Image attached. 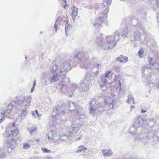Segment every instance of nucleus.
I'll return each instance as SVG.
<instances>
[{
    "mask_svg": "<svg viewBox=\"0 0 159 159\" xmlns=\"http://www.w3.org/2000/svg\"><path fill=\"white\" fill-rule=\"evenodd\" d=\"M111 3V0H105L103 3L105 7L106 6L105 10L103 13H101L98 15V19L96 20V22L93 24L94 26L97 28L99 29L102 27V25L103 21L105 20L107 16V13L108 11L109 8L108 7L110 5Z\"/></svg>",
    "mask_w": 159,
    "mask_h": 159,
    "instance_id": "obj_3",
    "label": "nucleus"
},
{
    "mask_svg": "<svg viewBox=\"0 0 159 159\" xmlns=\"http://www.w3.org/2000/svg\"><path fill=\"white\" fill-rule=\"evenodd\" d=\"M19 132V130L17 129H15L11 131L9 135H7V137H9V136H16Z\"/></svg>",
    "mask_w": 159,
    "mask_h": 159,
    "instance_id": "obj_33",
    "label": "nucleus"
},
{
    "mask_svg": "<svg viewBox=\"0 0 159 159\" xmlns=\"http://www.w3.org/2000/svg\"><path fill=\"white\" fill-rule=\"evenodd\" d=\"M111 73V71H107L106 73L105 74V77L107 78L109 75Z\"/></svg>",
    "mask_w": 159,
    "mask_h": 159,
    "instance_id": "obj_49",
    "label": "nucleus"
},
{
    "mask_svg": "<svg viewBox=\"0 0 159 159\" xmlns=\"http://www.w3.org/2000/svg\"><path fill=\"white\" fill-rule=\"evenodd\" d=\"M59 70V67L58 65L56 64H53L52 66L51 69V71L52 74L58 73L57 71Z\"/></svg>",
    "mask_w": 159,
    "mask_h": 159,
    "instance_id": "obj_29",
    "label": "nucleus"
},
{
    "mask_svg": "<svg viewBox=\"0 0 159 159\" xmlns=\"http://www.w3.org/2000/svg\"><path fill=\"white\" fill-rule=\"evenodd\" d=\"M157 19L159 22V12L157 14Z\"/></svg>",
    "mask_w": 159,
    "mask_h": 159,
    "instance_id": "obj_56",
    "label": "nucleus"
},
{
    "mask_svg": "<svg viewBox=\"0 0 159 159\" xmlns=\"http://www.w3.org/2000/svg\"><path fill=\"white\" fill-rule=\"evenodd\" d=\"M121 67L120 66H113L112 69L117 72H120Z\"/></svg>",
    "mask_w": 159,
    "mask_h": 159,
    "instance_id": "obj_36",
    "label": "nucleus"
},
{
    "mask_svg": "<svg viewBox=\"0 0 159 159\" xmlns=\"http://www.w3.org/2000/svg\"><path fill=\"white\" fill-rule=\"evenodd\" d=\"M68 109L70 112L72 111L75 112L77 115H80L81 114L80 112L82 110L80 107L75 105L73 102H69Z\"/></svg>",
    "mask_w": 159,
    "mask_h": 159,
    "instance_id": "obj_13",
    "label": "nucleus"
},
{
    "mask_svg": "<svg viewBox=\"0 0 159 159\" xmlns=\"http://www.w3.org/2000/svg\"><path fill=\"white\" fill-rule=\"evenodd\" d=\"M138 119L139 121L141 120L143 122H146L147 120L146 119L143 117H142L139 116Z\"/></svg>",
    "mask_w": 159,
    "mask_h": 159,
    "instance_id": "obj_45",
    "label": "nucleus"
},
{
    "mask_svg": "<svg viewBox=\"0 0 159 159\" xmlns=\"http://www.w3.org/2000/svg\"><path fill=\"white\" fill-rule=\"evenodd\" d=\"M146 111H147L146 110H144L143 109H142L141 112L142 113H145Z\"/></svg>",
    "mask_w": 159,
    "mask_h": 159,
    "instance_id": "obj_59",
    "label": "nucleus"
},
{
    "mask_svg": "<svg viewBox=\"0 0 159 159\" xmlns=\"http://www.w3.org/2000/svg\"><path fill=\"white\" fill-rule=\"evenodd\" d=\"M15 102H11L5 108H3L4 109V112L6 114V117L9 118L13 106H14Z\"/></svg>",
    "mask_w": 159,
    "mask_h": 159,
    "instance_id": "obj_16",
    "label": "nucleus"
},
{
    "mask_svg": "<svg viewBox=\"0 0 159 159\" xmlns=\"http://www.w3.org/2000/svg\"><path fill=\"white\" fill-rule=\"evenodd\" d=\"M82 138V137H79L78 138H77L76 139L77 140H80Z\"/></svg>",
    "mask_w": 159,
    "mask_h": 159,
    "instance_id": "obj_61",
    "label": "nucleus"
},
{
    "mask_svg": "<svg viewBox=\"0 0 159 159\" xmlns=\"http://www.w3.org/2000/svg\"><path fill=\"white\" fill-rule=\"evenodd\" d=\"M6 157V155L5 153L0 151V159L5 158Z\"/></svg>",
    "mask_w": 159,
    "mask_h": 159,
    "instance_id": "obj_43",
    "label": "nucleus"
},
{
    "mask_svg": "<svg viewBox=\"0 0 159 159\" xmlns=\"http://www.w3.org/2000/svg\"><path fill=\"white\" fill-rule=\"evenodd\" d=\"M66 3L67 2L66 0H62L61 2V6H63L64 8H66V7L68 6L67 4L66 6Z\"/></svg>",
    "mask_w": 159,
    "mask_h": 159,
    "instance_id": "obj_42",
    "label": "nucleus"
},
{
    "mask_svg": "<svg viewBox=\"0 0 159 159\" xmlns=\"http://www.w3.org/2000/svg\"><path fill=\"white\" fill-rule=\"evenodd\" d=\"M16 141V140L15 139L11 138L9 139L8 140L7 142V144H9V146H8V148L7 151L9 152V150L11 151L12 149L14 148V146H12V145L15 144V142Z\"/></svg>",
    "mask_w": 159,
    "mask_h": 159,
    "instance_id": "obj_20",
    "label": "nucleus"
},
{
    "mask_svg": "<svg viewBox=\"0 0 159 159\" xmlns=\"http://www.w3.org/2000/svg\"><path fill=\"white\" fill-rule=\"evenodd\" d=\"M78 149L76 151V152H81L82 150L85 149L86 150L87 148H85L84 146H80L78 147Z\"/></svg>",
    "mask_w": 159,
    "mask_h": 159,
    "instance_id": "obj_40",
    "label": "nucleus"
},
{
    "mask_svg": "<svg viewBox=\"0 0 159 159\" xmlns=\"http://www.w3.org/2000/svg\"><path fill=\"white\" fill-rule=\"evenodd\" d=\"M65 17H63V18H61L60 16L58 17L57 19V20L55 22L54 28L56 30V32L57 31V24H59L61 25L64 23L65 20Z\"/></svg>",
    "mask_w": 159,
    "mask_h": 159,
    "instance_id": "obj_21",
    "label": "nucleus"
},
{
    "mask_svg": "<svg viewBox=\"0 0 159 159\" xmlns=\"http://www.w3.org/2000/svg\"><path fill=\"white\" fill-rule=\"evenodd\" d=\"M120 34L116 31L112 35L106 37V43L103 42V38L102 36L98 39V43L99 46L103 49H109L114 47L116 45L117 41L119 39Z\"/></svg>",
    "mask_w": 159,
    "mask_h": 159,
    "instance_id": "obj_2",
    "label": "nucleus"
},
{
    "mask_svg": "<svg viewBox=\"0 0 159 159\" xmlns=\"http://www.w3.org/2000/svg\"><path fill=\"white\" fill-rule=\"evenodd\" d=\"M36 80H34V83H33V86L32 87V88L31 89L30 93H31L33 91L34 89V87H35V86H36Z\"/></svg>",
    "mask_w": 159,
    "mask_h": 159,
    "instance_id": "obj_47",
    "label": "nucleus"
},
{
    "mask_svg": "<svg viewBox=\"0 0 159 159\" xmlns=\"http://www.w3.org/2000/svg\"><path fill=\"white\" fill-rule=\"evenodd\" d=\"M153 40H154L153 39ZM154 41L155 42V43H156V45H155V46H148V45H148V46L150 47L151 48V49H152V48H153V47H155V46H156V45H156V42L154 40Z\"/></svg>",
    "mask_w": 159,
    "mask_h": 159,
    "instance_id": "obj_57",
    "label": "nucleus"
},
{
    "mask_svg": "<svg viewBox=\"0 0 159 159\" xmlns=\"http://www.w3.org/2000/svg\"><path fill=\"white\" fill-rule=\"evenodd\" d=\"M35 113L34 111H32V114L33 116L34 115Z\"/></svg>",
    "mask_w": 159,
    "mask_h": 159,
    "instance_id": "obj_64",
    "label": "nucleus"
},
{
    "mask_svg": "<svg viewBox=\"0 0 159 159\" xmlns=\"http://www.w3.org/2000/svg\"><path fill=\"white\" fill-rule=\"evenodd\" d=\"M148 60L150 65L151 66H153L156 64L159 66V57H152L149 56Z\"/></svg>",
    "mask_w": 159,
    "mask_h": 159,
    "instance_id": "obj_17",
    "label": "nucleus"
},
{
    "mask_svg": "<svg viewBox=\"0 0 159 159\" xmlns=\"http://www.w3.org/2000/svg\"><path fill=\"white\" fill-rule=\"evenodd\" d=\"M98 73H99L98 71L97 70L94 72V74H95V76H96L97 75H98Z\"/></svg>",
    "mask_w": 159,
    "mask_h": 159,
    "instance_id": "obj_55",
    "label": "nucleus"
},
{
    "mask_svg": "<svg viewBox=\"0 0 159 159\" xmlns=\"http://www.w3.org/2000/svg\"><path fill=\"white\" fill-rule=\"evenodd\" d=\"M156 69H157V71L159 72V67H157L156 68Z\"/></svg>",
    "mask_w": 159,
    "mask_h": 159,
    "instance_id": "obj_63",
    "label": "nucleus"
},
{
    "mask_svg": "<svg viewBox=\"0 0 159 159\" xmlns=\"http://www.w3.org/2000/svg\"><path fill=\"white\" fill-rule=\"evenodd\" d=\"M111 102H110L108 103V105H109V107L110 108L113 109L114 106V104H115V101L114 99H113L111 100Z\"/></svg>",
    "mask_w": 159,
    "mask_h": 159,
    "instance_id": "obj_38",
    "label": "nucleus"
},
{
    "mask_svg": "<svg viewBox=\"0 0 159 159\" xmlns=\"http://www.w3.org/2000/svg\"><path fill=\"white\" fill-rule=\"evenodd\" d=\"M37 131V128L36 127H31L30 129H29V132L30 135H32L34 134Z\"/></svg>",
    "mask_w": 159,
    "mask_h": 159,
    "instance_id": "obj_35",
    "label": "nucleus"
},
{
    "mask_svg": "<svg viewBox=\"0 0 159 159\" xmlns=\"http://www.w3.org/2000/svg\"><path fill=\"white\" fill-rule=\"evenodd\" d=\"M156 88L159 90V83L157 84L156 85Z\"/></svg>",
    "mask_w": 159,
    "mask_h": 159,
    "instance_id": "obj_58",
    "label": "nucleus"
},
{
    "mask_svg": "<svg viewBox=\"0 0 159 159\" xmlns=\"http://www.w3.org/2000/svg\"><path fill=\"white\" fill-rule=\"evenodd\" d=\"M72 10L71 16L73 18H75L77 15L78 9L73 6L71 8Z\"/></svg>",
    "mask_w": 159,
    "mask_h": 159,
    "instance_id": "obj_30",
    "label": "nucleus"
},
{
    "mask_svg": "<svg viewBox=\"0 0 159 159\" xmlns=\"http://www.w3.org/2000/svg\"><path fill=\"white\" fill-rule=\"evenodd\" d=\"M156 4L157 7H159V0H156Z\"/></svg>",
    "mask_w": 159,
    "mask_h": 159,
    "instance_id": "obj_52",
    "label": "nucleus"
},
{
    "mask_svg": "<svg viewBox=\"0 0 159 159\" xmlns=\"http://www.w3.org/2000/svg\"><path fill=\"white\" fill-rule=\"evenodd\" d=\"M89 107L90 108V114L94 115L95 111L98 108H102V106H99V102L95 98H93L89 102Z\"/></svg>",
    "mask_w": 159,
    "mask_h": 159,
    "instance_id": "obj_9",
    "label": "nucleus"
},
{
    "mask_svg": "<svg viewBox=\"0 0 159 159\" xmlns=\"http://www.w3.org/2000/svg\"><path fill=\"white\" fill-rule=\"evenodd\" d=\"M117 61L120 62L125 63L127 62L128 58L123 55H121L119 57L116 59Z\"/></svg>",
    "mask_w": 159,
    "mask_h": 159,
    "instance_id": "obj_24",
    "label": "nucleus"
},
{
    "mask_svg": "<svg viewBox=\"0 0 159 159\" xmlns=\"http://www.w3.org/2000/svg\"><path fill=\"white\" fill-rule=\"evenodd\" d=\"M144 52V51L143 49V48H141V49H140L139 50V51H138V56H139V57L140 58H141L142 57H143L142 55H143V53Z\"/></svg>",
    "mask_w": 159,
    "mask_h": 159,
    "instance_id": "obj_39",
    "label": "nucleus"
},
{
    "mask_svg": "<svg viewBox=\"0 0 159 159\" xmlns=\"http://www.w3.org/2000/svg\"><path fill=\"white\" fill-rule=\"evenodd\" d=\"M146 139H152V141L157 143L159 141V129L150 131L148 133V135L146 136Z\"/></svg>",
    "mask_w": 159,
    "mask_h": 159,
    "instance_id": "obj_10",
    "label": "nucleus"
},
{
    "mask_svg": "<svg viewBox=\"0 0 159 159\" xmlns=\"http://www.w3.org/2000/svg\"><path fill=\"white\" fill-rule=\"evenodd\" d=\"M129 101H130L129 100V99L128 98L126 100V102L128 103H129Z\"/></svg>",
    "mask_w": 159,
    "mask_h": 159,
    "instance_id": "obj_60",
    "label": "nucleus"
},
{
    "mask_svg": "<svg viewBox=\"0 0 159 159\" xmlns=\"http://www.w3.org/2000/svg\"><path fill=\"white\" fill-rule=\"evenodd\" d=\"M71 28L72 26L70 24H67V23H66L65 28V33L66 35H67L68 32L69 31Z\"/></svg>",
    "mask_w": 159,
    "mask_h": 159,
    "instance_id": "obj_34",
    "label": "nucleus"
},
{
    "mask_svg": "<svg viewBox=\"0 0 159 159\" xmlns=\"http://www.w3.org/2000/svg\"><path fill=\"white\" fill-rule=\"evenodd\" d=\"M91 73H85L83 79L81 80L79 89L82 91H86L89 89V83L91 80Z\"/></svg>",
    "mask_w": 159,
    "mask_h": 159,
    "instance_id": "obj_7",
    "label": "nucleus"
},
{
    "mask_svg": "<svg viewBox=\"0 0 159 159\" xmlns=\"http://www.w3.org/2000/svg\"><path fill=\"white\" fill-rule=\"evenodd\" d=\"M100 67V64H98L96 66V68L98 69V70L99 67Z\"/></svg>",
    "mask_w": 159,
    "mask_h": 159,
    "instance_id": "obj_54",
    "label": "nucleus"
},
{
    "mask_svg": "<svg viewBox=\"0 0 159 159\" xmlns=\"http://www.w3.org/2000/svg\"><path fill=\"white\" fill-rule=\"evenodd\" d=\"M128 98L129 99V100L130 102H133V104H134V98L133 96L131 94H129L128 96Z\"/></svg>",
    "mask_w": 159,
    "mask_h": 159,
    "instance_id": "obj_41",
    "label": "nucleus"
},
{
    "mask_svg": "<svg viewBox=\"0 0 159 159\" xmlns=\"http://www.w3.org/2000/svg\"><path fill=\"white\" fill-rule=\"evenodd\" d=\"M41 150L43 152L50 153L51 152V150H48L46 148H42Z\"/></svg>",
    "mask_w": 159,
    "mask_h": 159,
    "instance_id": "obj_44",
    "label": "nucleus"
},
{
    "mask_svg": "<svg viewBox=\"0 0 159 159\" xmlns=\"http://www.w3.org/2000/svg\"><path fill=\"white\" fill-rule=\"evenodd\" d=\"M126 19L127 20H130L131 23L133 26H136L138 23V20L136 19V17L134 16H132L131 18H128Z\"/></svg>",
    "mask_w": 159,
    "mask_h": 159,
    "instance_id": "obj_25",
    "label": "nucleus"
},
{
    "mask_svg": "<svg viewBox=\"0 0 159 159\" xmlns=\"http://www.w3.org/2000/svg\"><path fill=\"white\" fill-rule=\"evenodd\" d=\"M117 82L119 83V85H118V87L119 86V87L120 88L119 89L120 90L121 89L120 86H121V83L119 80H118Z\"/></svg>",
    "mask_w": 159,
    "mask_h": 159,
    "instance_id": "obj_53",
    "label": "nucleus"
},
{
    "mask_svg": "<svg viewBox=\"0 0 159 159\" xmlns=\"http://www.w3.org/2000/svg\"><path fill=\"white\" fill-rule=\"evenodd\" d=\"M66 107L65 105H61L56 106L53 109L50 116L53 119H58V117L63 116L65 113Z\"/></svg>",
    "mask_w": 159,
    "mask_h": 159,
    "instance_id": "obj_6",
    "label": "nucleus"
},
{
    "mask_svg": "<svg viewBox=\"0 0 159 159\" xmlns=\"http://www.w3.org/2000/svg\"><path fill=\"white\" fill-rule=\"evenodd\" d=\"M30 147V146L29 144L26 143L25 144H24L23 145V148L25 149H27L29 148Z\"/></svg>",
    "mask_w": 159,
    "mask_h": 159,
    "instance_id": "obj_48",
    "label": "nucleus"
},
{
    "mask_svg": "<svg viewBox=\"0 0 159 159\" xmlns=\"http://www.w3.org/2000/svg\"><path fill=\"white\" fill-rule=\"evenodd\" d=\"M108 80L103 75L100 76L99 80V86L103 88L105 87L107 84Z\"/></svg>",
    "mask_w": 159,
    "mask_h": 159,
    "instance_id": "obj_19",
    "label": "nucleus"
},
{
    "mask_svg": "<svg viewBox=\"0 0 159 159\" xmlns=\"http://www.w3.org/2000/svg\"><path fill=\"white\" fill-rule=\"evenodd\" d=\"M79 88V87L77 86L76 84H74L72 85L71 88L70 89V94L69 96L71 97L72 93L75 91L77 90Z\"/></svg>",
    "mask_w": 159,
    "mask_h": 159,
    "instance_id": "obj_31",
    "label": "nucleus"
},
{
    "mask_svg": "<svg viewBox=\"0 0 159 159\" xmlns=\"http://www.w3.org/2000/svg\"><path fill=\"white\" fill-rule=\"evenodd\" d=\"M57 135V133L56 131H51L48 134V139L52 140L54 139L53 138L56 137Z\"/></svg>",
    "mask_w": 159,
    "mask_h": 159,
    "instance_id": "obj_27",
    "label": "nucleus"
},
{
    "mask_svg": "<svg viewBox=\"0 0 159 159\" xmlns=\"http://www.w3.org/2000/svg\"><path fill=\"white\" fill-rule=\"evenodd\" d=\"M151 69L148 67H143L142 68V76L146 79L148 82V83L151 84L154 83L153 81H152L150 80L151 77Z\"/></svg>",
    "mask_w": 159,
    "mask_h": 159,
    "instance_id": "obj_12",
    "label": "nucleus"
},
{
    "mask_svg": "<svg viewBox=\"0 0 159 159\" xmlns=\"http://www.w3.org/2000/svg\"><path fill=\"white\" fill-rule=\"evenodd\" d=\"M109 99L108 100V99H105L104 100V102L105 103V104L107 103L108 104V103L110 102H109Z\"/></svg>",
    "mask_w": 159,
    "mask_h": 159,
    "instance_id": "obj_51",
    "label": "nucleus"
},
{
    "mask_svg": "<svg viewBox=\"0 0 159 159\" xmlns=\"http://www.w3.org/2000/svg\"><path fill=\"white\" fill-rule=\"evenodd\" d=\"M120 29L122 30L121 35L125 38L127 37L128 34V28L126 25L121 24Z\"/></svg>",
    "mask_w": 159,
    "mask_h": 159,
    "instance_id": "obj_18",
    "label": "nucleus"
},
{
    "mask_svg": "<svg viewBox=\"0 0 159 159\" xmlns=\"http://www.w3.org/2000/svg\"><path fill=\"white\" fill-rule=\"evenodd\" d=\"M136 131H137V128H135L133 125V126L130 128L129 132L131 134L134 135L137 133Z\"/></svg>",
    "mask_w": 159,
    "mask_h": 159,
    "instance_id": "obj_32",
    "label": "nucleus"
},
{
    "mask_svg": "<svg viewBox=\"0 0 159 159\" xmlns=\"http://www.w3.org/2000/svg\"><path fill=\"white\" fill-rule=\"evenodd\" d=\"M24 107H25V108H23L22 109V111H21V113L20 114V115H19V117H20L22 119H23L24 118L25 116L27 115V113L26 112V108H27L29 107V105L28 104H25L24 105Z\"/></svg>",
    "mask_w": 159,
    "mask_h": 159,
    "instance_id": "obj_23",
    "label": "nucleus"
},
{
    "mask_svg": "<svg viewBox=\"0 0 159 159\" xmlns=\"http://www.w3.org/2000/svg\"><path fill=\"white\" fill-rule=\"evenodd\" d=\"M148 135V133L144 135L143 134L137 135L135 138V141L138 142L141 141L144 143V144L146 145L148 142V140L150 139H146V136Z\"/></svg>",
    "mask_w": 159,
    "mask_h": 159,
    "instance_id": "obj_14",
    "label": "nucleus"
},
{
    "mask_svg": "<svg viewBox=\"0 0 159 159\" xmlns=\"http://www.w3.org/2000/svg\"><path fill=\"white\" fill-rule=\"evenodd\" d=\"M5 116H6V114L4 112V109L1 107L0 108V123L5 119H4Z\"/></svg>",
    "mask_w": 159,
    "mask_h": 159,
    "instance_id": "obj_28",
    "label": "nucleus"
},
{
    "mask_svg": "<svg viewBox=\"0 0 159 159\" xmlns=\"http://www.w3.org/2000/svg\"><path fill=\"white\" fill-rule=\"evenodd\" d=\"M141 14L142 15V16L144 17L147 15V12L145 11H144L143 10V11H142V12H141Z\"/></svg>",
    "mask_w": 159,
    "mask_h": 159,
    "instance_id": "obj_50",
    "label": "nucleus"
},
{
    "mask_svg": "<svg viewBox=\"0 0 159 159\" xmlns=\"http://www.w3.org/2000/svg\"><path fill=\"white\" fill-rule=\"evenodd\" d=\"M62 80L61 82L59 83L58 85V88L59 89H61L63 93H69L70 94V89H69L67 86L68 85L66 84L64 79L67 80L68 81H70L69 78L66 77V75L65 74H63L62 76Z\"/></svg>",
    "mask_w": 159,
    "mask_h": 159,
    "instance_id": "obj_8",
    "label": "nucleus"
},
{
    "mask_svg": "<svg viewBox=\"0 0 159 159\" xmlns=\"http://www.w3.org/2000/svg\"><path fill=\"white\" fill-rule=\"evenodd\" d=\"M102 153L103 156L105 157L110 156L113 154L112 151L110 149H109L108 150L103 149L102 151Z\"/></svg>",
    "mask_w": 159,
    "mask_h": 159,
    "instance_id": "obj_26",
    "label": "nucleus"
},
{
    "mask_svg": "<svg viewBox=\"0 0 159 159\" xmlns=\"http://www.w3.org/2000/svg\"><path fill=\"white\" fill-rule=\"evenodd\" d=\"M74 59V60L72 61L71 62H74L76 61H79V63L80 64V67L82 68H86L90 67L92 64V62L89 60L88 57H85L84 54L83 52H79L77 55L74 57H71L70 59Z\"/></svg>",
    "mask_w": 159,
    "mask_h": 159,
    "instance_id": "obj_4",
    "label": "nucleus"
},
{
    "mask_svg": "<svg viewBox=\"0 0 159 159\" xmlns=\"http://www.w3.org/2000/svg\"><path fill=\"white\" fill-rule=\"evenodd\" d=\"M51 141H52V143H54V144L55 145H57L58 144L60 143L58 139L56 140L54 139H53Z\"/></svg>",
    "mask_w": 159,
    "mask_h": 159,
    "instance_id": "obj_46",
    "label": "nucleus"
},
{
    "mask_svg": "<svg viewBox=\"0 0 159 159\" xmlns=\"http://www.w3.org/2000/svg\"><path fill=\"white\" fill-rule=\"evenodd\" d=\"M31 98L32 97L31 96H27L26 97L21 96L18 97L16 101H12L11 102H15L14 106H16V105L21 106L24 101H25V102L27 103V104L28 105L31 102Z\"/></svg>",
    "mask_w": 159,
    "mask_h": 159,
    "instance_id": "obj_11",
    "label": "nucleus"
},
{
    "mask_svg": "<svg viewBox=\"0 0 159 159\" xmlns=\"http://www.w3.org/2000/svg\"><path fill=\"white\" fill-rule=\"evenodd\" d=\"M153 39V37L150 34L146 32L144 27L139 26L134 33L133 38H131V40L134 42L140 41L141 43L145 41L148 46H154L156 45V43Z\"/></svg>",
    "mask_w": 159,
    "mask_h": 159,
    "instance_id": "obj_1",
    "label": "nucleus"
},
{
    "mask_svg": "<svg viewBox=\"0 0 159 159\" xmlns=\"http://www.w3.org/2000/svg\"><path fill=\"white\" fill-rule=\"evenodd\" d=\"M82 117L81 118L79 117L78 118H75L72 120V124L71 126V127L69 128V132L70 135H66V137H65L64 138L66 140L68 137L70 136H75L77 133V131L79 130V127L81 125H83L82 121Z\"/></svg>",
    "mask_w": 159,
    "mask_h": 159,
    "instance_id": "obj_5",
    "label": "nucleus"
},
{
    "mask_svg": "<svg viewBox=\"0 0 159 159\" xmlns=\"http://www.w3.org/2000/svg\"><path fill=\"white\" fill-rule=\"evenodd\" d=\"M37 115L38 116V118H40V116H41V115H39V113L37 114Z\"/></svg>",
    "mask_w": 159,
    "mask_h": 159,
    "instance_id": "obj_62",
    "label": "nucleus"
},
{
    "mask_svg": "<svg viewBox=\"0 0 159 159\" xmlns=\"http://www.w3.org/2000/svg\"><path fill=\"white\" fill-rule=\"evenodd\" d=\"M70 68V64L69 61H66L65 62L63 61L61 64V67L59 71L60 73H61L63 72H67L68 71Z\"/></svg>",
    "mask_w": 159,
    "mask_h": 159,
    "instance_id": "obj_15",
    "label": "nucleus"
},
{
    "mask_svg": "<svg viewBox=\"0 0 159 159\" xmlns=\"http://www.w3.org/2000/svg\"><path fill=\"white\" fill-rule=\"evenodd\" d=\"M59 75H58V73H56L54 74L51 77L49 80V81L51 83H53L55 82H57V81L60 80V77L58 78Z\"/></svg>",
    "mask_w": 159,
    "mask_h": 159,
    "instance_id": "obj_22",
    "label": "nucleus"
},
{
    "mask_svg": "<svg viewBox=\"0 0 159 159\" xmlns=\"http://www.w3.org/2000/svg\"><path fill=\"white\" fill-rule=\"evenodd\" d=\"M66 137L67 136L65 135H63L61 137H60L59 138V139H58V141H59L60 143H61L62 142L64 143L66 142V139L64 138V137Z\"/></svg>",
    "mask_w": 159,
    "mask_h": 159,
    "instance_id": "obj_37",
    "label": "nucleus"
}]
</instances>
